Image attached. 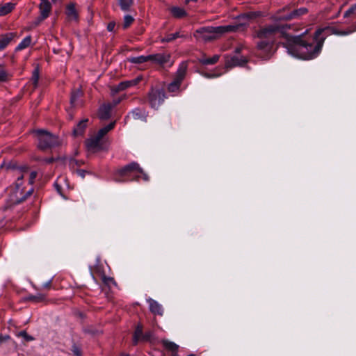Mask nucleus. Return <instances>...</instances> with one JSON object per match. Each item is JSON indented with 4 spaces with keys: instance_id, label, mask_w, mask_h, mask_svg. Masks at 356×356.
I'll use <instances>...</instances> for the list:
<instances>
[{
    "instance_id": "nucleus-39",
    "label": "nucleus",
    "mask_w": 356,
    "mask_h": 356,
    "mask_svg": "<svg viewBox=\"0 0 356 356\" xmlns=\"http://www.w3.org/2000/svg\"><path fill=\"white\" fill-rule=\"evenodd\" d=\"M115 24L114 22H110L107 26V29L109 31H113L115 29Z\"/></svg>"
},
{
    "instance_id": "nucleus-29",
    "label": "nucleus",
    "mask_w": 356,
    "mask_h": 356,
    "mask_svg": "<svg viewBox=\"0 0 356 356\" xmlns=\"http://www.w3.org/2000/svg\"><path fill=\"white\" fill-rule=\"evenodd\" d=\"M11 75L5 70L0 68V83L8 81Z\"/></svg>"
},
{
    "instance_id": "nucleus-16",
    "label": "nucleus",
    "mask_w": 356,
    "mask_h": 356,
    "mask_svg": "<svg viewBox=\"0 0 356 356\" xmlns=\"http://www.w3.org/2000/svg\"><path fill=\"white\" fill-rule=\"evenodd\" d=\"M142 76H138L134 79L121 82L118 86V90H123L131 86H136L142 80Z\"/></svg>"
},
{
    "instance_id": "nucleus-26",
    "label": "nucleus",
    "mask_w": 356,
    "mask_h": 356,
    "mask_svg": "<svg viewBox=\"0 0 356 356\" xmlns=\"http://www.w3.org/2000/svg\"><path fill=\"white\" fill-rule=\"evenodd\" d=\"M27 174L26 170L24 171L22 174H19V172L17 175V178L15 184L17 193L19 192L21 194L23 193V189L21 188V186L22 185V179L24 177H26V175Z\"/></svg>"
},
{
    "instance_id": "nucleus-6",
    "label": "nucleus",
    "mask_w": 356,
    "mask_h": 356,
    "mask_svg": "<svg viewBox=\"0 0 356 356\" xmlns=\"http://www.w3.org/2000/svg\"><path fill=\"white\" fill-rule=\"evenodd\" d=\"M187 71V65L184 63H182L176 74L174 78V80L168 85V90L170 92L173 93L174 95H176L180 91V86L182 82V81L184 79Z\"/></svg>"
},
{
    "instance_id": "nucleus-17",
    "label": "nucleus",
    "mask_w": 356,
    "mask_h": 356,
    "mask_svg": "<svg viewBox=\"0 0 356 356\" xmlns=\"http://www.w3.org/2000/svg\"><path fill=\"white\" fill-rule=\"evenodd\" d=\"M14 33H8L0 38V50L3 49L9 42L15 38Z\"/></svg>"
},
{
    "instance_id": "nucleus-10",
    "label": "nucleus",
    "mask_w": 356,
    "mask_h": 356,
    "mask_svg": "<svg viewBox=\"0 0 356 356\" xmlns=\"http://www.w3.org/2000/svg\"><path fill=\"white\" fill-rule=\"evenodd\" d=\"M86 146L90 152H97L102 149V139L99 138L97 136H95L86 141Z\"/></svg>"
},
{
    "instance_id": "nucleus-43",
    "label": "nucleus",
    "mask_w": 356,
    "mask_h": 356,
    "mask_svg": "<svg viewBox=\"0 0 356 356\" xmlns=\"http://www.w3.org/2000/svg\"><path fill=\"white\" fill-rule=\"evenodd\" d=\"M218 76V75H216L214 74H209V73L204 74V76L207 77V78H214V77H216Z\"/></svg>"
},
{
    "instance_id": "nucleus-33",
    "label": "nucleus",
    "mask_w": 356,
    "mask_h": 356,
    "mask_svg": "<svg viewBox=\"0 0 356 356\" xmlns=\"http://www.w3.org/2000/svg\"><path fill=\"white\" fill-rule=\"evenodd\" d=\"M134 22V18L131 15H126L124 19V28L127 29Z\"/></svg>"
},
{
    "instance_id": "nucleus-7",
    "label": "nucleus",
    "mask_w": 356,
    "mask_h": 356,
    "mask_svg": "<svg viewBox=\"0 0 356 356\" xmlns=\"http://www.w3.org/2000/svg\"><path fill=\"white\" fill-rule=\"evenodd\" d=\"M343 17L348 19V22H352L353 24V28H349L346 31H340L337 29H333L332 32L334 34L337 35H347L356 31V3L352 6L344 13Z\"/></svg>"
},
{
    "instance_id": "nucleus-3",
    "label": "nucleus",
    "mask_w": 356,
    "mask_h": 356,
    "mask_svg": "<svg viewBox=\"0 0 356 356\" xmlns=\"http://www.w3.org/2000/svg\"><path fill=\"white\" fill-rule=\"evenodd\" d=\"M285 27L278 24H270L261 28L257 32L259 41L257 43L256 54L263 59H268L274 52L276 36L283 33Z\"/></svg>"
},
{
    "instance_id": "nucleus-30",
    "label": "nucleus",
    "mask_w": 356,
    "mask_h": 356,
    "mask_svg": "<svg viewBox=\"0 0 356 356\" xmlns=\"http://www.w3.org/2000/svg\"><path fill=\"white\" fill-rule=\"evenodd\" d=\"M39 77H40V75H39V69L38 67H36L33 72V74H32V77H31V81L34 86V88L37 87V85H38V80H39Z\"/></svg>"
},
{
    "instance_id": "nucleus-15",
    "label": "nucleus",
    "mask_w": 356,
    "mask_h": 356,
    "mask_svg": "<svg viewBox=\"0 0 356 356\" xmlns=\"http://www.w3.org/2000/svg\"><path fill=\"white\" fill-rule=\"evenodd\" d=\"M162 344L168 351L171 353L172 356H178V345L168 340H163Z\"/></svg>"
},
{
    "instance_id": "nucleus-18",
    "label": "nucleus",
    "mask_w": 356,
    "mask_h": 356,
    "mask_svg": "<svg viewBox=\"0 0 356 356\" xmlns=\"http://www.w3.org/2000/svg\"><path fill=\"white\" fill-rule=\"evenodd\" d=\"M170 13L174 17L182 18L186 16L185 10L180 7L173 6L170 8Z\"/></svg>"
},
{
    "instance_id": "nucleus-9",
    "label": "nucleus",
    "mask_w": 356,
    "mask_h": 356,
    "mask_svg": "<svg viewBox=\"0 0 356 356\" xmlns=\"http://www.w3.org/2000/svg\"><path fill=\"white\" fill-rule=\"evenodd\" d=\"M285 9H284L283 11L279 12L275 16V19L277 21L289 20L306 14L307 13V10L305 8H301L298 10H294L290 13H285Z\"/></svg>"
},
{
    "instance_id": "nucleus-23",
    "label": "nucleus",
    "mask_w": 356,
    "mask_h": 356,
    "mask_svg": "<svg viewBox=\"0 0 356 356\" xmlns=\"http://www.w3.org/2000/svg\"><path fill=\"white\" fill-rule=\"evenodd\" d=\"M143 326L139 324L136 328L133 337V343L136 345L139 341H142L143 338Z\"/></svg>"
},
{
    "instance_id": "nucleus-40",
    "label": "nucleus",
    "mask_w": 356,
    "mask_h": 356,
    "mask_svg": "<svg viewBox=\"0 0 356 356\" xmlns=\"http://www.w3.org/2000/svg\"><path fill=\"white\" fill-rule=\"evenodd\" d=\"M72 351L76 356H81V355L80 350L76 346L73 347Z\"/></svg>"
},
{
    "instance_id": "nucleus-4",
    "label": "nucleus",
    "mask_w": 356,
    "mask_h": 356,
    "mask_svg": "<svg viewBox=\"0 0 356 356\" xmlns=\"http://www.w3.org/2000/svg\"><path fill=\"white\" fill-rule=\"evenodd\" d=\"M143 170L140 168L137 163L133 162L129 165L118 170L115 175V180L118 182L126 181L129 180V177L136 175L138 173H142Z\"/></svg>"
},
{
    "instance_id": "nucleus-32",
    "label": "nucleus",
    "mask_w": 356,
    "mask_h": 356,
    "mask_svg": "<svg viewBox=\"0 0 356 356\" xmlns=\"http://www.w3.org/2000/svg\"><path fill=\"white\" fill-rule=\"evenodd\" d=\"M29 300L33 301L35 302H42L45 299V296L39 294L38 296H30L27 298Z\"/></svg>"
},
{
    "instance_id": "nucleus-45",
    "label": "nucleus",
    "mask_w": 356,
    "mask_h": 356,
    "mask_svg": "<svg viewBox=\"0 0 356 356\" xmlns=\"http://www.w3.org/2000/svg\"><path fill=\"white\" fill-rule=\"evenodd\" d=\"M9 337L8 336H6L4 337H0V342L4 341V340H6L7 339H8Z\"/></svg>"
},
{
    "instance_id": "nucleus-12",
    "label": "nucleus",
    "mask_w": 356,
    "mask_h": 356,
    "mask_svg": "<svg viewBox=\"0 0 356 356\" xmlns=\"http://www.w3.org/2000/svg\"><path fill=\"white\" fill-rule=\"evenodd\" d=\"M149 61L159 65H163L170 61V56L168 54H157L149 55Z\"/></svg>"
},
{
    "instance_id": "nucleus-47",
    "label": "nucleus",
    "mask_w": 356,
    "mask_h": 356,
    "mask_svg": "<svg viewBox=\"0 0 356 356\" xmlns=\"http://www.w3.org/2000/svg\"><path fill=\"white\" fill-rule=\"evenodd\" d=\"M241 47H239V48H237V49H236V51L237 53H238V52H240V51H241Z\"/></svg>"
},
{
    "instance_id": "nucleus-31",
    "label": "nucleus",
    "mask_w": 356,
    "mask_h": 356,
    "mask_svg": "<svg viewBox=\"0 0 356 356\" xmlns=\"http://www.w3.org/2000/svg\"><path fill=\"white\" fill-rule=\"evenodd\" d=\"M181 37L179 32L175 33H170L167 35L164 38L162 39L163 42H171L178 38Z\"/></svg>"
},
{
    "instance_id": "nucleus-38",
    "label": "nucleus",
    "mask_w": 356,
    "mask_h": 356,
    "mask_svg": "<svg viewBox=\"0 0 356 356\" xmlns=\"http://www.w3.org/2000/svg\"><path fill=\"white\" fill-rule=\"evenodd\" d=\"M153 334L152 332H147L145 334L143 335L142 341H150Z\"/></svg>"
},
{
    "instance_id": "nucleus-46",
    "label": "nucleus",
    "mask_w": 356,
    "mask_h": 356,
    "mask_svg": "<svg viewBox=\"0 0 356 356\" xmlns=\"http://www.w3.org/2000/svg\"><path fill=\"white\" fill-rule=\"evenodd\" d=\"M197 0H186V3H188L190 1H197Z\"/></svg>"
},
{
    "instance_id": "nucleus-37",
    "label": "nucleus",
    "mask_w": 356,
    "mask_h": 356,
    "mask_svg": "<svg viewBox=\"0 0 356 356\" xmlns=\"http://www.w3.org/2000/svg\"><path fill=\"white\" fill-rule=\"evenodd\" d=\"M247 60L245 58L241 59L240 60L236 57L232 58V64L234 65H243L245 63Z\"/></svg>"
},
{
    "instance_id": "nucleus-36",
    "label": "nucleus",
    "mask_w": 356,
    "mask_h": 356,
    "mask_svg": "<svg viewBox=\"0 0 356 356\" xmlns=\"http://www.w3.org/2000/svg\"><path fill=\"white\" fill-rule=\"evenodd\" d=\"M81 95V91L78 90L72 93L71 97V104H74L76 99Z\"/></svg>"
},
{
    "instance_id": "nucleus-41",
    "label": "nucleus",
    "mask_w": 356,
    "mask_h": 356,
    "mask_svg": "<svg viewBox=\"0 0 356 356\" xmlns=\"http://www.w3.org/2000/svg\"><path fill=\"white\" fill-rule=\"evenodd\" d=\"M138 115H139L138 112L134 111L131 112V113H129V118L131 117L134 119H136L138 118Z\"/></svg>"
},
{
    "instance_id": "nucleus-48",
    "label": "nucleus",
    "mask_w": 356,
    "mask_h": 356,
    "mask_svg": "<svg viewBox=\"0 0 356 356\" xmlns=\"http://www.w3.org/2000/svg\"><path fill=\"white\" fill-rule=\"evenodd\" d=\"M121 356H129V355H127V354H123Z\"/></svg>"
},
{
    "instance_id": "nucleus-21",
    "label": "nucleus",
    "mask_w": 356,
    "mask_h": 356,
    "mask_svg": "<svg viewBox=\"0 0 356 356\" xmlns=\"http://www.w3.org/2000/svg\"><path fill=\"white\" fill-rule=\"evenodd\" d=\"M66 13L70 20L76 21L78 19V13L74 4H69L67 7Z\"/></svg>"
},
{
    "instance_id": "nucleus-28",
    "label": "nucleus",
    "mask_w": 356,
    "mask_h": 356,
    "mask_svg": "<svg viewBox=\"0 0 356 356\" xmlns=\"http://www.w3.org/2000/svg\"><path fill=\"white\" fill-rule=\"evenodd\" d=\"M121 9L127 11L130 9L134 3V0H118Z\"/></svg>"
},
{
    "instance_id": "nucleus-44",
    "label": "nucleus",
    "mask_w": 356,
    "mask_h": 356,
    "mask_svg": "<svg viewBox=\"0 0 356 356\" xmlns=\"http://www.w3.org/2000/svg\"><path fill=\"white\" fill-rule=\"evenodd\" d=\"M141 174L143 175V179H144L145 181H147V180L149 179L147 175H146L145 173H144V172H143H143H142Z\"/></svg>"
},
{
    "instance_id": "nucleus-22",
    "label": "nucleus",
    "mask_w": 356,
    "mask_h": 356,
    "mask_svg": "<svg viewBox=\"0 0 356 356\" xmlns=\"http://www.w3.org/2000/svg\"><path fill=\"white\" fill-rule=\"evenodd\" d=\"M15 4L13 3H6L4 4L0 5V16H4L10 12L15 8Z\"/></svg>"
},
{
    "instance_id": "nucleus-1",
    "label": "nucleus",
    "mask_w": 356,
    "mask_h": 356,
    "mask_svg": "<svg viewBox=\"0 0 356 356\" xmlns=\"http://www.w3.org/2000/svg\"><path fill=\"white\" fill-rule=\"evenodd\" d=\"M326 30L319 29L312 36L307 35V30L297 36L287 35L284 47L288 53L294 57L304 60L313 59L321 51L326 38L323 33Z\"/></svg>"
},
{
    "instance_id": "nucleus-42",
    "label": "nucleus",
    "mask_w": 356,
    "mask_h": 356,
    "mask_svg": "<svg viewBox=\"0 0 356 356\" xmlns=\"http://www.w3.org/2000/svg\"><path fill=\"white\" fill-rule=\"evenodd\" d=\"M76 173L78 174L79 176L83 178L85 177L86 172L83 170H77Z\"/></svg>"
},
{
    "instance_id": "nucleus-2",
    "label": "nucleus",
    "mask_w": 356,
    "mask_h": 356,
    "mask_svg": "<svg viewBox=\"0 0 356 356\" xmlns=\"http://www.w3.org/2000/svg\"><path fill=\"white\" fill-rule=\"evenodd\" d=\"M259 16V13L249 12L238 17V22L219 26H208L201 28L195 31L194 37L200 41L208 42L216 40L227 33L235 32L241 27L248 25L250 21Z\"/></svg>"
},
{
    "instance_id": "nucleus-35",
    "label": "nucleus",
    "mask_w": 356,
    "mask_h": 356,
    "mask_svg": "<svg viewBox=\"0 0 356 356\" xmlns=\"http://www.w3.org/2000/svg\"><path fill=\"white\" fill-rule=\"evenodd\" d=\"M26 172H27V174L26 175V176L29 175V184H33L35 179L37 177V172L35 171H32L31 172H29L28 171H26Z\"/></svg>"
},
{
    "instance_id": "nucleus-11",
    "label": "nucleus",
    "mask_w": 356,
    "mask_h": 356,
    "mask_svg": "<svg viewBox=\"0 0 356 356\" xmlns=\"http://www.w3.org/2000/svg\"><path fill=\"white\" fill-rule=\"evenodd\" d=\"M118 102H115L113 104L107 103L103 104L99 110V117L100 119L106 120L109 118L111 109L118 104Z\"/></svg>"
},
{
    "instance_id": "nucleus-5",
    "label": "nucleus",
    "mask_w": 356,
    "mask_h": 356,
    "mask_svg": "<svg viewBox=\"0 0 356 356\" xmlns=\"http://www.w3.org/2000/svg\"><path fill=\"white\" fill-rule=\"evenodd\" d=\"M35 136L38 140V147L41 149H46L57 146L60 144L58 138L44 130H37L35 131Z\"/></svg>"
},
{
    "instance_id": "nucleus-27",
    "label": "nucleus",
    "mask_w": 356,
    "mask_h": 356,
    "mask_svg": "<svg viewBox=\"0 0 356 356\" xmlns=\"http://www.w3.org/2000/svg\"><path fill=\"white\" fill-rule=\"evenodd\" d=\"M32 41V38L30 35L24 38L22 41L17 45L16 50L20 51L29 47Z\"/></svg>"
},
{
    "instance_id": "nucleus-24",
    "label": "nucleus",
    "mask_w": 356,
    "mask_h": 356,
    "mask_svg": "<svg viewBox=\"0 0 356 356\" xmlns=\"http://www.w3.org/2000/svg\"><path fill=\"white\" fill-rule=\"evenodd\" d=\"M149 55L140 56L137 57H129L127 58L128 61L131 63L141 64L149 61Z\"/></svg>"
},
{
    "instance_id": "nucleus-13",
    "label": "nucleus",
    "mask_w": 356,
    "mask_h": 356,
    "mask_svg": "<svg viewBox=\"0 0 356 356\" xmlns=\"http://www.w3.org/2000/svg\"><path fill=\"white\" fill-rule=\"evenodd\" d=\"M147 301L149 303V310L154 315L163 316V309L161 305L152 298H148Z\"/></svg>"
},
{
    "instance_id": "nucleus-34",
    "label": "nucleus",
    "mask_w": 356,
    "mask_h": 356,
    "mask_svg": "<svg viewBox=\"0 0 356 356\" xmlns=\"http://www.w3.org/2000/svg\"><path fill=\"white\" fill-rule=\"evenodd\" d=\"M18 337H21L24 339L26 341H33L34 338L30 335H29L25 331H22L17 334Z\"/></svg>"
},
{
    "instance_id": "nucleus-25",
    "label": "nucleus",
    "mask_w": 356,
    "mask_h": 356,
    "mask_svg": "<svg viewBox=\"0 0 356 356\" xmlns=\"http://www.w3.org/2000/svg\"><path fill=\"white\" fill-rule=\"evenodd\" d=\"M115 124V122H113L110 123L109 124H108L107 126H106V127H103L102 129H99L96 136H97L99 137V138L102 139V138L109 131H111V129H113L114 128Z\"/></svg>"
},
{
    "instance_id": "nucleus-8",
    "label": "nucleus",
    "mask_w": 356,
    "mask_h": 356,
    "mask_svg": "<svg viewBox=\"0 0 356 356\" xmlns=\"http://www.w3.org/2000/svg\"><path fill=\"white\" fill-rule=\"evenodd\" d=\"M165 98V93L163 90L159 89H152L149 93V104L151 107L157 108L163 104Z\"/></svg>"
},
{
    "instance_id": "nucleus-14",
    "label": "nucleus",
    "mask_w": 356,
    "mask_h": 356,
    "mask_svg": "<svg viewBox=\"0 0 356 356\" xmlns=\"http://www.w3.org/2000/svg\"><path fill=\"white\" fill-rule=\"evenodd\" d=\"M51 4L48 0H40V10L42 19H46L51 11Z\"/></svg>"
},
{
    "instance_id": "nucleus-19",
    "label": "nucleus",
    "mask_w": 356,
    "mask_h": 356,
    "mask_svg": "<svg viewBox=\"0 0 356 356\" xmlns=\"http://www.w3.org/2000/svg\"><path fill=\"white\" fill-rule=\"evenodd\" d=\"M88 121V119H84L76 125L73 131L75 136H81L83 134L87 126Z\"/></svg>"
},
{
    "instance_id": "nucleus-20",
    "label": "nucleus",
    "mask_w": 356,
    "mask_h": 356,
    "mask_svg": "<svg viewBox=\"0 0 356 356\" xmlns=\"http://www.w3.org/2000/svg\"><path fill=\"white\" fill-rule=\"evenodd\" d=\"M220 58L219 55H214L211 58H207L206 56H202L199 59V61L201 64L208 65H213L216 64Z\"/></svg>"
}]
</instances>
